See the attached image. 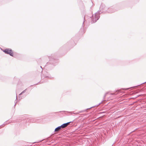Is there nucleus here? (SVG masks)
I'll return each instance as SVG.
<instances>
[{
    "instance_id": "nucleus-3",
    "label": "nucleus",
    "mask_w": 146,
    "mask_h": 146,
    "mask_svg": "<svg viewBox=\"0 0 146 146\" xmlns=\"http://www.w3.org/2000/svg\"><path fill=\"white\" fill-rule=\"evenodd\" d=\"M66 124L64 123L62 125H61V128H64L65 127H66L67 126V125Z\"/></svg>"
},
{
    "instance_id": "nucleus-2",
    "label": "nucleus",
    "mask_w": 146,
    "mask_h": 146,
    "mask_svg": "<svg viewBox=\"0 0 146 146\" xmlns=\"http://www.w3.org/2000/svg\"><path fill=\"white\" fill-rule=\"evenodd\" d=\"M61 126H59L55 129V131H58L60 130V129H61Z\"/></svg>"
},
{
    "instance_id": "nucleus-1",
    "label": "nucleus",
    "mask_w": 146,
    "mask_h": 146,
    "mask_svg": "<svg viewBox=\"0 0 146 146\" xmlns=\"http://www.w3.org/2000/svg\"><path fill=\"white\" fill-rule=\"evenodd\" d=\"M3 52L6 54H9L12 56H13V52L11 49H6L4 50Z\"/></svg>"
},
{
    "instance_id": "nucleus-4",
    "label": "nucleus",
    "mask_w": 146,
    "mask_h": 146,
    "mask_svg": "<svg viewBox=\"0 0 146 146\" xmlns=\"http://www.w3.org/2000/svg\"><path fill=\"white\" fill-rule=\"evenodd\" d=\"M70 123V122H68L67 123H65V124H66V125H67V126L69 124V123Z\"/></svg>"
}]
</instances>
